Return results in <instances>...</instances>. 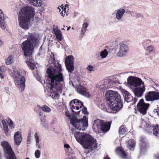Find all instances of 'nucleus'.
<instances>
[{
  "label": "nucleus",
  "mask_w": 159,
  "mask_h": 159,
  "mask_svg": "<svg viewBox=\"0 0 159 159\" xmlns=\"http://www.w3.org/2000/svg\"><path fill=\"white\" fill-rule=\"evenodd\" d=\"M145 51L148 55L152 54L155 52L154 47L152 45L148 46L146 48Z\"/></svg>",
  "instance_id": "25"
},
{
  "label": "nucleus",
  "mask_w": 159,
  "mask_h": 159,
  "mask_svg": "<svg viewBox=\"0 0 159 159\" xmlns=\"http://www.w3.org/2000/svg\"><path fill=\"white\" fill-rule=\"evenodd\" d=\"M34 137L36 143H38L40 142V139L39 135L37 133H36L34 134Z\"/></svg>",
  "instance_id": "40"
},
{
  "label": "nucleus",
  "mask_w": 159,
  "mask_h": 159,
  "mask_svg": "<svg viewBox=\"0 0 159 159\" xmlns=\"http://www.w3.org/2000/svg\"><path fill=\"white\" fill-rule=\"evenodd\" d=\"M12 77L14 79L15 82L17 87L20 89L21 91H23L25 88V78L21 75L20 70L13 69L12 72Z\"/></svg>",
  "instance_id": "5"
},
{
  "label": "nucleus",
  "mask_w": 159,
  "mask_h": 159,
  "mask_svg": "<svg viewBox=\"0 0 159 159\" xmlns=\"http://www.w3.org/2000/svg\"><path fill=\"white\" fill-rule=\"evenodd\" d=\"M106 100L109 102L120 98V96L117 92L112 90H108L106 93Z\"/></svg>",
  "instance_id": "10"
},
{
  "label": "nucleus",
  "mask_w": 159,
  "mask_h": 159,
  "mask_svg": "<svg viewBox=\"0 0 159 159\" xmlns=\"http://www.w3.org/2000/svg\"><path fill=\"white\" fill-rule=\"evenodd\" d=\"M71 103H75L76 105L79 107V110L80 108H81L83 106V103L81 101L77 99H75L71 101Z\"/></svg>",
  "instance_id": "32"
},
{
  "label": "nucleus",
  "mask_w": 159,
  "mask_h": 159,
  "mask_svg": "<svg viewBox=\"0 0 159 159\" xmlns=\"http://www.w3.org/2000/svg\"><path fill=\"white\" fill-rule=\"evenodd\" d=\"M5 67L4 66H0V77L1 79H3L4 77V75L2 73L5 71Z\"/></svg>",
  "instance_id": "37"
},
{
  "label": "nucleus",
  "mask_w": 159,
  "mask_h": 159,
  "mask_svg": "<svg viewBox=\"0 0 159 159\" xmlns=\"http://www.w3.org/2000/svg\"><path fill=\"white\" fill-rule=\"evenodd\" d=\"M138 101V99L136 98H134V99H133V100L131 102H133V103H132V104H135L137 101Z\"/></svg>",
  "instance_id": "49"
},
{
  "label": "nucleus",
  "mask_w": 159,
  "mask_h": 159,
  "mask_svg": "<svg viewBox=\"0 0 159 159\" xmlns=\"http://www.w3.org/2000/svg\"><path fill=\"white\" fill-rule=\"evenodd\" d=\"M127 84L128 87L131 89H134L140 87L144 84L140 78L134 76H129L127 79Z\"/></svg>",
  "instance_id": "8"
},
{
  "label": "nucleus",
  "mask_w": 159,
  "mask_h": 159,
  "mask_svg": "<svg viewBox=\"0 0 159 159\" xmlns=\"http://www.w3.org/2000/svg\"><path fill=\"white\" fill-rule=\"evenodd\" d=\"M70 108L73 112L75 113V114L78 115L79 112L80 111V110H79V107L77 106L76 104L75 103H71V101L70 102Z\"/></svg>",
  "instance_id": "24"
},
{
  "label": "nucleus",
  "mask_w": 159,
  "mask_h": 159,
  "mask_svg": "<svg viewBox=\"0 0 159 159\" xmlns=\"http://www.w3.org/2000/svg\"><path fill=\"white\" fill-rule=\"evenodd\" d=\"M111 123L109 122H103L102 120L100 130L103 132H107L110 128Z\"/></svg>",
  "instance_id": "21"
},
{
  "label": "nucleus",
  "mask_w": 159,
  "mask_h": 159,
  "mask_svg": "<svg viewBox=\"0 0 159 159\" xmlns=\"http://www.w3.org/2000/svg\"><path fill=\"white\" fill-rule=\"evenodd\" d=\"M3 130L5 133L7 134L8 131V128L7 126H3Z\"/></svg>",
  "instance_id": "45"
},
{
  "label": "nucleus",
  "mask_w": 159,
  "mask_h": 159,
  "mask_svg": "<svg viewBox=\"0 0 159 159\" xmlns=\"http://www.w3.org/2000/svg\"><path fill=\"white\" fill-rule=\"evenodd\" d=\"M41 108L43 111L46 113H49L51 111V109L46 105L42 106Z\"/></svg>",
  "instance_id": "38"
},
{
  "label": "nucleus",
  "mask_w": 159,
  "mask_h": 159,
  "mask_svg": "<svg viewBox=\"0 0 159 159\" xmlns=\"http://www.w3.org/2000/svg\"><path fill=\"white\" fill-rule=\"evenodd\" d=\"M70 27H68V28H67V31L69 30H70Z\"/></svg>",
  "instance_id": "57"
},
{
  "label": "nucleus",
  "mask_w": 159,
  "mask_h": 159,
  "mask_svg": "<svg viewBox=\"0 0 159 159\" xmlns=\"http://www.w3.org/2000/svg\"><path fill=\"white\" fill-rule=\"evenodd\" d=\"M82 111L83 113L85 114H88L89 112L87 111V109L86 107H84L82 110Z\"/></svg>",
  "instance_id": "44"
},
{
  "label": "nucleus",
  "mask_w": 159,
  "mask_h": 159,
  "mask_svg": "<svg viewBox=\"0 0 159 159\" xmlns=\"http://www.w3.org/2000/svg\"><path fill=\"white\" fill-rule=\"evenodd\" d=\"M104 159H111L109 157H108L107 156L106 157H104Z\"/></svg>",
  "instance_id": "56"
},
{
  "label": "nucleus",
  "mask_w": 159,
  "mask_h": 159,
  "mask_svg": "<svg viewBox=\"0 0 159 159\" xmlns=\"http://www.w3.org/2000/svg\"><path fill=\"white\" fill-rule=\"evenodd\" d=\"M36 146L37 148L40 149L41 148V144L39 142L38 143H36Z\"/></svg>",
  "instance_id": "48"
},
{
  "label": "nucleus",
  "mask_w": 159,
  "mask_h": 159,
  "mask_svg": "<svg viewBox=\"0 0 159 159\" xmlns=\"http://www.w3.org/2000/svg\"><path fill=\"white\" fill-rule=\"evenodd\" d=\"M153 129L154 134L159 138V127L158 126H155Z\"/></svg>",
  "instance_id": "35"
},
{
  "label": "nucleus",
  "mask_w": 159,
  "mask_h": 159,
  "mask_svg": "<svg viewBox=\"0 0 159 159\" xmlns=\"http://www.w3.org/2000/svg\"><path fill=\"white\" fill-rule=\"evenodd\" d=\"M61 30H65V29L64 28L62 29Z\"/></svg>",
  "instance_id": "59"
},
{
  "label": "nucleus",
  "mask_w": 159,
  "mask_h": 159,
  "mask_svg": "<svg viewBox=\"0 0 159 159\" xmlns=\"http://www.w3.org/2000/svg\"><path fill=\"white\" fill-rule=\"evenodd\" d=\"M39 115L40 116V115H41V112H39Z\"/></svg>",
  "instance_id": "58"
},
{
  "label": "nucleus",
  "mask_w": 159,
  "mask_h": 159,
  "mask_svg": "<svg viewBox=\"0 0 159 159\" xmlns=\"http://www.w3.org/2000/svg\"><path fill=\"white\" fill-rule=\"evenodd\" d=\"M14 61L13 57L12 56H9L5 60V63L7 65H9L13 63Z\"/></svg>",
  "instance_id": "33"
},
{
  "label": "nucleus",
  "mask_w": 159,
  "mask_h": 159,
  "mask_svg": "<svg viewBox=\"0 0 159 159\" xmlns=\"http://www.w3.org/2000/svg\"><path fill=\"white\" fill-rule=\"evenodd\" d=\"M30 4L36 7H40L42 5L41 0H27Z\"/></svg>",
  "instance_id": "26"
},
{
  "label": "nucleus",
  "mask_w": 159,
  "mask_h": 159,
  "mask_svg": "<svg viewBox=\"0 0 159 159\" xmlns=\"http://www.w3.org/2000/svg\"><path fill=\"white\" fill-rule=\"evenodd\" d=\"M156 159H159V153L157 154V155L155 156Z\"/></svg>",
  "instance_id": "55"
},
{
  "label": "nucleus",
  "mask_w": 159,
  "mask_h": 159,
  "mask_svg": "<svg viewBox=\"0 0 159 159\" xmlns=\"http://www.w3.org/2000/svg\"><path fill=\"white\" fill-rule=\"evenodd\" d=\"M128 72H123V73H121L120 74V75H126V74H127Z\"/></svg>",
  "instance_id": "53"
},
{
  "label": "nucleus",
  "mask_w": 159,
  "mask_h": 159,
  "mask_svg": "<svg viewBox=\"0 0 159 159\" xmlns=\"http://www.w3.org/2000/svg\"><path fill=\"white\" fill-rule=\"evenodd\" d=\"M2 123L3 125V127L7 126V124L5 120H2Z\"/></svg>",
  "instance_id": "47"
},
{
  "label": "nucleus",
  "mask_w": 159,
  "mask_h": 159,
  "mask_svg": "<svg viewBox=\"0 0 159 159\" xmlns=\"http://www.w3.org/2000/svg\"><path fill=\"white\" fill-rule=\"evenodd\" d=\"M27 40L23 42L21 46L24 55L27 57L25 61L28 66L31 70H34L36 64L32 60V55L34 48L37 47L40 44V39L39 35L35 33H29L27 35Z\"/></svg>",
  "instance_id": "2"
},
{
  "label": "nucleus",
  "mask_w": 159,
  "mask_h": 159,
  "mask_svg": "<svg viewBox=\"0 0 159 159\" xmlns=\"http://www.w3.org/2000/svg\"><path fill=\"white\" fill-rule=\"evenodd\" d=\"M145 86L144 84L141 87H139L134 88L133 92L134 95L138 97H141L145 91Z\"/></svg>",
  "instance_id": "16"
},
{
  "label": "nucleus",
  "mask_w": 159,
  "mask_h": 159,
  "mask_svg": "<svg viewBox=\"0 0 159 159\" xmlns=\"http://www.w3.org/2000/svg\"><path fill=\"white\" fill-rule=\"evenodd\" d=\"M143 99H141L137 105V109L138 111L142 115L146 114L149 107V104L145 103Z\"/></svg>",
  "instance_id": "9"
},
{
  "label": "nucleus",
  "mask_w": 159,
  "mask_h": 159,
  "mask_svg": "<svg viewBox=\"0 0 159 159\" xmlns=\"http://www.w3.org/2000/svg\"><path fill=\"white\" fill-rule=\"evenodd\" d=\"M88 26V24L87 22L84 23L82 26L81 31V35H82L81 36V38H82L84 34L86 32L87 30V28Z\"/></svg>",
  "instance_id": "31"
},
{
  "label": "nucleus",
  "mask_w": 159,
  "mask_h": 159,
  "mask_svg": "<svg viewBox=\"0 0 159 159\" xmlns=\"http://www.w3.org/2000/svg\"><path fill=\"white\" fill-rule=\"evenodd\" d=\"M116 153L118 155L121 156L123 158H126V156L127 154L125 153V152L123 151L122 148L120 147L117 148L116 150Z\"/></svg>",
  "instance_id": "28"
},
{
  "label": "nucleus",
  "mask_w": 159,
  "mask_h": 159,
  "mask_svg": "<svg viewBox=\"0 0 159 159\" xmlns=\"http://www.w3.org/2000/svg\"><path fill=\"white\" fill-rule=\"evenodd\" d=\"M26 159H30L29 158L27 157L26 158Z\"/></svg>",
  "instance_id": "60"
},
{
  "label": "nucleus",
  "mask_w": 159,
  "mask_h": 159,
  "mask_svg": "<svg viewBox=\"0 0 159 159\" xmlns=\"http://www.w3.org/2000/svg\"><path fill=\"white\" fill-rule=\"evenodd\" d=\"M47 57L49 63L47 66V71L49 89L48 95L53 99H57L64 86V78L61 73V67L58 62L55 61L53 53H48Z\"/></svg>",
  "instance_id": "1"
},
{
  "label": "nucleus",
  "mask_w": 159,
  "mask_h": 159,
  "mask_svg": "<svg viewBox=\"0 0 159 159\" xmlns=\"http://www.w3.org/2000/svg\"><path fill=\"white\" fill-rule=\"evenodd\" d=\"M64 147L67 149H69L70 148V145L68 144H65L64 145Z\"/></svg>",
  "instance_id": "50"
},
{
  "label": "nucleus",
  "mask_w": 159,
  "mask_h": 159,
  "mask_svg": "<svg viewBox=\"0 0 159 159\" xmlns=\"http://www.w3.org/2000/svg\"><path fill=\"white\" fill-rule=\"evenodd\" d=\"M110 108L113 110L117 112L122 107L123 104L121 98L118 100H114V101L109 102Z\"/></svg>",
  "instance_id": "13"
},
{
  "label": "nucleus",
  "mask_w": 159,
  "mask_h": 159,
  "mask_svg": "<svg viewBox=\"0 0 159 159\" xmlns=\"http://www.w3.org/2000/svg\"><path fill=\"white\" fill-rule=\"evenodd\" d=\"M108 52L106 49L102 51L100 53V56L102 58H106L108 55Z\"/></svg>",
  "instance_id": "34"
},
{
  "label": "nucleus",
  "mask_w": 159,
  "mask_h": 159,
  "mask_svg": "<svg viewBox=\"0 0 159 159\" xmlns=\"http://www.w3.org/2000/svg\"><path fill=\"white\" fill-rule=\"evenodd\" d=\"M145 98L147 101L158 100L159 99V92L156 91L149 92L145 94Z\"/></svg>",
  "instance_id": "14"
},
{
  "label": "nucleus",
  "mask_w": 159,
  "mask_h": 159,
  "mask_svg": "<svg viewBox=\"0 0 159 159\" xmlns=\"http://www.w3.org/2000/svg\"><path fill=\"white\" fill-rule=\"evenodd\" d=\"M63 27H65V25H63Z\"/></svg>",
  "instance_id": "63"
},
{
  "label": "nucleus",
  "mask_w": 159,
  "mask_h": 159,
  "mask_svg": "<svg viewBox=\"0 0 159 159\" xmlns=\"http://www.w3.org/2000/svg\"><path fill=\"white\" fill-rule=\"evenodd\" d=\"M135 143L134 140L131 139H129L126 142V145L130 150L132 149L135 147Z\"/></svg>",
  "instance_id": "29"
},
{
  "label": "nucleus",
  "mask_w": 159,
  "mask_h": 159,
  "mask_svg": "<svg viewBox=\"0 0 159 159\" xmlns=\"http://www.w3.org/2000/svg\"><path fill=\"white\" fill-rule=\"evenodd\" d=\"M3 44V42L1 39H0V46L2 45Z\"/></svg>",
  "instance_id": "54"
},
{
  "label": "nucleus",
  "mask_w": 159,
  "mask_h": 159,
  "mask_svg": "<svg viewBox=\"0 0 159 159\" xmlns=\"http://www.w3.org/2000/svg\"><path fill=\"white\" fill-rule=\"evenodd\" d=\"M125 13V10L123 8H120L116 11V18L118 21L121 20Z\"/></svg>",
  "instance_id": "17"
},
{
  "label": "nucleus",
  "mask_w": 159,
  "mask_h": 159,
  "mask_svg": "<svg viewBox=\"0 0 159 159\" xmlns=\"http://www.w3.org/2000/svg\"><path fill=\"white\" fill-rule=\"evenodd\" d=\"M66 6H67V5H66H66H65V8H66Z\"/></svg>",
  "instance_id": "61"
},
{
  "label": "nucleus",
  "mask_w": 159,
  "mask_h": 159,
  "mask_svg": "<svg viewBox=\"0 0 159 159\" xmlns=\"http://www.w3.org/2000/svg\"><path fill=\"white\" fill-rule=\"evenodd\" d=\"M129 49L126 44L122 43L119 44V51L116 54L118 57H124L126 56L129 52Z\"/></svg>",
  "instance_id": "11"
},
{
  "label": "nucleus",
  "mask_w": 159,
  "mask_h": 159,
  "mask_svg": "<svg viewBox=\"0 0 159 159\" xmlns=\"http://www.w3.org/2000/svg\"><path fill=\"white\" fill-rule=\"evenodd\" d=\"M31 132H29L27 137V142L28 143H30L31 140Z\"/></svg>",
  "instance_id": "42"
},
{
  "label": "nucleus",
  "mask_w": 159,
  "mask_h": 159,
  "mask_svg": "<svg viewBox=\"0 0 159 159\" xmlns=\"http://www.w3.org/2000/svg\"><path fill=\"white\" fill-rule=\"evenodd\" d=\"M65 113L67 117H70V115L68 112L66 111Z\"/></svg>",
  "instance_id": "52"
},
{
  "label": "nucleus",
  "mask_w": 159,
  "mask_h": 159,
  "mask_svg": "<svg viewBox=\"0 0 159 159\" xmlns=\"http://www.w3.org/2000/svg\"><path fill=\"white\" fill-rule=\"evenodd\" d=\"M6 120L7 121L9 127L11 129H14L15 128V124L11 119L9 118H7L6 119Z\"/></svg>",
  "instance_id": "30"
},
{
  "label": "nucleus",
  "mask_w": 159,
  "mask_h": 159,
  "mask_svg": "<svg viewBox=\"0 0 159 159\" xmlns=\"http://www.w3.org/2000/svg\"><path fill=\"white\" fill-rule=\"evenodd\" d=\"M121 91L125 98V100L127 102H131L133 100V97L128 91L124 89H122Z\"/></svg>",
  "instance_id": "19"
},
{
  "label": "nucleus",
  "mask_w": 159,
  "mask_h": 159,
  "mask_svg": "<svg viewBox=\"0 0 159 159\" xmlns=\"http://www.w3.org/2000/svg\"><path fill=\"white\" fill-rule=\"evenodd\" d=\"M101 86H100V87H98V88H99V89H101V88H104V87H101ZM111 85H108V87H106V86H105V88H111Z\"/></svg>",
  "instance_id": "51"
},
{
  "label": "nucleus",
  "mask_w": 159,
  "mask_h": 159,
  "mask_svg": "<svg viewBox=\"0 0 159 159\" xmlns=\"http://www.w3.org/2000/svg\"><path fill=\"white\" fill-rule=\"evenodd\" d=\"M87 70L89 71L90 72H91L94 70L93 66L91 65H89L87 67Z\"/></svg>",
  "instance_id": "41"
},
{
  "label": "nucleus",
  "mask_w": 159,
  "mask_h": 159,
  "mask_svg": "<svg viewBox=\"0 0 159 159\" xmlns=\"http://www.w3.org/2000/svg\"><path fill=\"white\" fill-rule=\"evenodd\" d=\"M35 15L34 8L32 6H26L22 8L19 12L18 21L20 26L27 30L29 28L30 19Z\"/></svg>",
  "instance_id": "3"
},
{
  "label": "nucleus",
  "mask_w": 159,
  "mask_h": 159,
  "mask_svg": "<svg viewBox=\"0 0 159 159\" xmlns=\"http://www.w3.org/2000/svg\"><path fill=\"white\" fill-rule=\"evenodd\" d=\"M1 145L3 148L5 156L7 159H16L15 154L8 142L4 141L1 142Z\"/></svg>",
  "instance_id": "7"
},
{
  "label": "nucleus",
  "mask_w": 159,
  "mask_h": 159,
  "mask_svg": "<svg viewBox=\"0 0 159 159\" xmlns=\"http://www.w3.org/2000/svg\"><path fill=\"white\" fill-rule=\"evenodd\" d=\"M135 14H138V15H139V16L140 15H139V14H137V13H135Z\"/></svg>",
  "instance_id": "62"
},
{
  "label": "nucleus",
  "mask_w": 159,
  "mask_h": 159,
  "mask_svg": "<svg viewBox=\"0 0 159 159\" xmlns=\"http://www.w3.org/2000/svg\"><path fill=\"white\" fill-rule=\"evenodd\" d=\"M102 120H95L94 121L93 124V129L95 132L98 133L101 128Z\"/></svg>",
  "instance_id": "18"
},
{
  "label": "nucleus",
  "mask_w": 159,
  "mask_h": 159,
  "mask_svg": "<svg viewBox=\"0 0 159 159\" xmlns=\"http://www.w3.org/2000/svg\"><path fill=\"white\" fill-rule=\"evenodd\" d=\"M53 30L56 36V38L59 41H61L62 39L61 32L58 30V27L56 26L53 28Z\"/></svg>",
  "instance_id": "23"
},
{
  "label": "nucleus",
  "mask_w": 159,
  "mask_h": 159,
  "mask_svg": "<svg viewBox=\"0 0 159 159\" xmlns=\"http://www.w3.org/2000/svg\"><path fill=\"white\" fill-rule=\"evenodd\" d=\"M140 146L141 152H145L147 149V143L144 139L141 140L140 143Z\"/></svg>",
  "instance_id": "27"
},
{
  "label": "nucleus",
  "mask_w": 159,
  "mask_h": 159,
  "mask_svg": "<svg viewBox=\"0 0 159 159\" xmlns=\"http://www.w3.org/2000/svg\"><path fill=\"white\" fill-rule=\"evenodd\" d=\"M70 123L76 129L83 131L85 129L88 125V118L86 116H84L80 120L76 118L71 119Z\"/></svg>",
  "instance_id": "6"
},
{
  "label": "nucleus",
  "mask_w": 159,
  "mask_h": 159,
  "mask_svg": "<svg viewBox=\"0 0 159 159\" xmlns=\"http://www.w3.org/2000/svg\"><path fill=\"white\" fill-rule=\"evenodd\" d=\"M41 152L38 149L36 150L34 153V155L36 158H39L40 156Z\"/></svg>",
  "instance_id": "39"
},
{
  "label": "nucleus",
  "mask_w": 159,
  "mask_h": 159,
  "mask_svg": "<svg viewBox=\"0 0 159 159\" xmlns=\"http://www.w3.org/2000/svg\"><path fill=\"white\" fill-rule=\"evenodd\" d=\"M66 8H64V9L61 12H60V14H61V16L63 17L65 15V14H66V15L67 16V13L66 12Z\"/></svg>",
  "instance_id": "43"
},
{
  "label": "nucleus",
  "mask_w": 159,
  "mask_h": 159,
  "mask_svg": "<svg viewBox=\"0 0 159 159\" xmlns=\"http://www.w3.org/2000/svg\"><path fill=\"white\" fill-rule=\"evenodd\" d=\"M74 136L76 140L79 143L82 142L86 139V144L89 147H90L91 148H96L97 144L96 141L90 135L76 132L74 134Z\"/></svg>",
  "instance_id": "4"
},
{
  "label": "nucleus",
  "mask_w": 159,
  "mask_h": 159,
  "mask_svg": "<svg viewBox=\"0 0 159 159\" xmlns=\"http://www.w3.org/2000/svg\"><path fill=\"white\" fill-rule=\"evenodd\" d=\"M75 89L78 93L87 98H89L91 96L87 89L82 85H77Z\"/></svg>",
  "instance_id": "15"
},
{
  "label": "nucleus",
  "mask_w": 159,
  "mask_h": 159,
  "mask_svg": "<svg viewBox=\"0 0 159 159\" xmlns=\"http://www.w3.org/2000/svg\"><path fill=\"white\" fill-rule=\"evenodd\" d=\"M126 132V129L124 126H121L119 129V133L120 135H123Z\"/></svg>",
  "instance_id": "36"
},
{
  "label": "nucleus",
  "mask_w": 159,
  "mask_h": 159,
  "mask_svg": "<svg viewBox=\"0 0 159 159\" xmlns=\"http://www.w3.org/2000/svg\"><path fill=\"white\" fill-rule=\"evenodd\" d=\"M14 141L15 144L19 145L22 141L21 134L19 131L16 132L14 135Z\"/></svg>",
  "instance_id": "22"
},
{
  "label": "nucleus",
  "mask_w": 159,
  "mask_h": 159,
  "mask_svg": "<svg viewBox=\"0 0 159 159\" xmlns=\"http://www.w3.org/2000/svg\"><path fill=\"white\" fill-rule=\"evenodd\" d=\"M65 63L66 69L69 73H71L75 69L73 56L70 55L66 57L65 59Z\"/></svg>",
  "instance_id": "12"
},
{
  "label": "nucleus",
  "mask_w": 159,
  "mask_h": 159,
  "mask_svg": "<svg viewBox=\"0 0 159 159\" xmlns=\"http://www.w3.org/2000/svg\"><path fill=\"white\" fill-rule=\"evenodd\" d=\"M0 27L3 30L6 28V22L5 20L4 16L1 9H0Z\"/></svg>",
  "instance_id": "20"
},
{
  "label": "nucleus",
  "mask_w": 159,
  "mask_h": 159,
  "mask_svg": "<svg viewBox=\"0 0 159 159\" xmlns=\"http://www.w3.org/2000/svg\"><path fill=\"white\" fill-rule=\"evenodd\" d=\"M65 8L64 6H63V5H61V6H59L58 7V9L59 10V12H60V11H61L64 9V8Z\"/></svg>",
  "instance_id": "46"
}]
</instances>
